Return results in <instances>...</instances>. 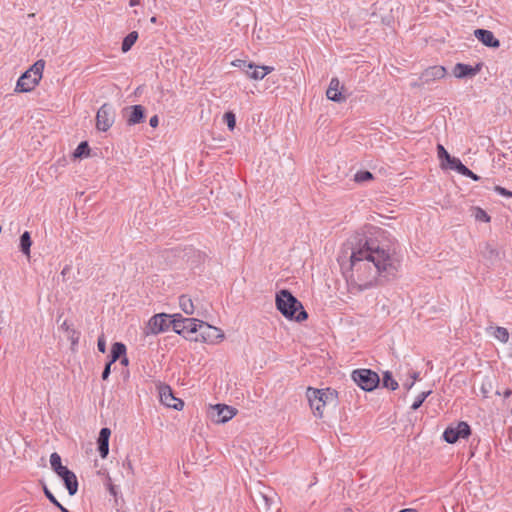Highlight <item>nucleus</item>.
<instances>
[{
  "label": "nucleus",
  "mask_w": 512,
  "mask_h": 512,
  "mask_svg": "<svg viewBox=\"0 0 512 512\" xmlns=\"http://www.w3.org/2000/svg\"><path fill=\"white\" fill-rule=\"evenodd\" d=\"M340 264L351 294H359L378 285L379 277L394 274L399 261L373 239L356 234L348 239Z\"/></svg>",
  "instance_id": "1"
},
{
  "label": "nucleus",
  "mask_w": 512,
  "mask_h": 512,
  "mask_svg": "<svg viewBox=\"0 0 512 512\" xmlns=\"http://www.w3.org/2000/svg\"><path fill=\"white\" fill-rule=\"evenodd\" d=\"M276 307L287 319L302 322L308 314L302 303L288 290H281L276 294Z\"/></svg>",
  "instance_id": "2"
},
{
  "label": "nucleus",
  "mask_w": 512,
  "mask_h": 512,
  "mask_svg": "<svg viewBox=\"0 0 512 512\" xmlns=\"http://www.w3.org/2000/svg\"><path fill=\"white\" fill-rule=\"evenodd\" d=\"M309 404L315 416L321 418L326 404L334 402V391L330 389L320 390L309 387L306 392Z\"/></svg>",
  "instance_id": "3"
},
{
  "label": "nucleus",
  "mask_w": 512,
  "mask_h": 512,
  "mask_svg": "<svg viewBox=\"0 0 512 512\" xmlns=\"http://www.w3.org/2000/svg\"><path fill=\"white\" fill-rule=\"evenodd\" d=\"M171 322L176 333L193 340L194 335L197 334V324L200 323V320L196 318H183L181 315L175 314L172 316Z\"/></svg>",
  "instance_id": "4"
},
{
  "label": "nucleus",
  "mask_w": 512,
  "mask_h": 512,
  "mask_svg": "<svg viewBox=\"0 0 512 512\" xmlns=\"http://www.w3.org/2000/svg\"><path fill=\"white\" fill-rule=\"evenodd\" d=\"M353 381L363 390L372 391L375 389L379 382L380 378L376 372H373L369 369H360L355 370L352 373Z\"/></svg>",
  "instance_id": "5"
},
{
  "label": "nucleus",
  "mask_w": 512,
  "mask_h": 512,
  "mask_svg": "<svg viewBox=\"0 0 512 512\" xmlns=\"http://www.w3.org/2000/svg\"><path fill=\"white\" fill-rule=\"evenodd\" d=\"M224 338L223 332L208 323L201 321L197 324V334L194 335V341H203V342H219Z\"/></svg>",
  "instance_id": "6"
},
{
  "label": "nucleus",
  "mask_w": 512,
  "mask_h": 512,
  "mask_svg": "<svg viewBox=\"0 0 512 512\" xmlns=\"http://www.w3.org/2000/svg\"><path fill=\"white\" fill-rule=\"evenodd\" d=\"M115 121V112L111 105L103 104L96 115V128L100 131H107Z\"/></svg>",
  "instance_id": "7"
},
{
  "label": "nucleus",
  "mask_w": 512,
  "mask_h": 512,
  "mask_svg": "<svg viewBox=\"0 0 512 512\" xmlns=\"http://www.w3.org/2000/svg\"><path fill=\"white\" fill-rule=\"evenodd\" d=\"M237 414V410L225 404H216L210 407L209 415L215 423H225Z\"/></svg>",
  "instance_id": "8"
},
{
  "label": "nucleus",
  "mask_w": 512,
  "mask_h": 512,
  "mask_svg": "<svg viewBox=\"0 0 512 512\" xmlns=\"http://www.w3.org/2000/svg\"><path fill=\"white\" fill-rule=\"evenodd\" d=\"M471 433L470 426L466 422H459L455 427H448L443 438L447 443H455L460 438H467Z\"/></svg>",
  "instance_id": "9"
},
{
  "label": "nucleus",
  "mask_w": 512,
  "mask_h": 512,
  "mask_svg": "<svg viewBox=\"0 0 512 512\" xmlns=\"http://www.w3.org/2000/svg\"><path fill=\"white\" fill-rule=\"evenodd\" d=\"M170 316L164 313L153 316L146 327V334H158L167 330L172 325Z\"/></svg>",
  "instance_id": "10"
},
{
  "label": "nucleus",
  "mask_w": 512,
  "mask_h": 512,
  "mask_svg": "<svg viewBox=\"0 0 512 512\" xmlns=\"http://www.w3.org/2000/svg\"><path fill=\"white\" fill-rule=\"evenodd\" d=\"M158 389L162 404L176 410H181L183 408V401L174 396L172 389L168 385H160Z\"/></svg>",
  "instance_id": "11"
},
{
  "label": "nucleus",
  "mask_w": 512,
  "mask_h": 512,
  "mask_svg": "<svg viewBox=\"0 0 512 512\" xmlns=\"http://www.w3.org/2000/svg\"><path fill=\"white\" fill-rule=\"evenodd\" d=\"M447 70L444 66H431L425 69L420 76L423 83L429 84L446 76Z\"/></svg>",
  "instance_id": "12"
},
{
  "label": "nucleus",
  "mask_w": 512,
  "mask_h": 512,
  "mask_svg": "<svg viewBox=\"0 0 512 512\" xmlns=\"http://www.w3.org/2000/svg\"><path fill=\"white\" fill-rule=\"evenodd\" d=\"M482 69V64L478 63L476 66L472 67L467 64L457 63L453 68V75L458 79H463L466 77H474L477 75Z\"/></svg>",
  "instance_id": "13"
},
{
  "label": "nucleus",
  "mask_w": 512,
  "mask_h": 512,
  "mask_svg": "<svg viewBox=\"0 0 512 512\" xmlns=\"http://www.w3.org/2000/svg\"><path fill=\"white\" fill-rule=\"evenodd\" d=\"M38 85L37 78H34L30 72L26 71L18 79L15 91L17 92H30Z\"/></svg>",
  "instance_id": "14"
},
{
  "label": "nucleus",
  "mask_w": 512,
  "mask_h": 512,
  "mask_svg": "<svg viewBox=\"0 0 512 512\" xmlns=\"http://www.w3.org/2000/svg\"><path fill=\"white\" fill-rule=\"evenodd\" d=\"M475 37L485 46L491 48H498L500 46V41L495 38L494 34L485 29H476L474 31Z\"/></svg>",
  "instance_id": "15"
},
{
  "label": "nucleus",
  "mask_w": 512,
  "mask_h": 512,
  "mask_svg": "<svg viewBox=\"0 0 512 512\" xmlns=\"http://www.w3.org/2000/svg\"><path fill=\"white\" fill-rule=\"evenodd\" d=\"M342 86L338 78H332L329 87L326 91V96L329 100L334 102H342L345 97L341 93Z\"/></svg>",
  "instance_id": "16"
},
{
  "label": "nucleus",
  "mask_w": 512,
  "mask_h": 512,
  "mask_svg": "<svg viewBox=\"0 0 512 512\" xmlns=\"http://www.w3.org/2000/svg\"><path fill=\"white\" fill-rule=\"evenodd\" d=\"M437 154L440 160L446 161V164H444V162L441 163L442 168H450L454 170L455 166H457L458 163H460V159L450 156V154L441 144H438L437 146Z\"/></svg>",
  "instance_id": "17"
},
{
  "label": "nucleus",
  "mask_w": 512,
  "mask_h": 512,
  "mask_svg": "<svg viewBox=\"0 0 512 512\" xmlns=\"http://www.w3.org/2000/svg\"><path fill=\"white\" fill-rule=\"evenodd\" d=\"M111 430L109 428H102L98 438V451L102 458H106L109 453V437Z\"/></svg>",
  "instance_id": "18"
},
{
  "label": "nucleus",
  "mask_w": 512,
  "mask_h": 512,
  "mask_svg": "<svg viewBox=\"0 0 512 512\" xmlns=\"http://www.w3.org/2000/svg\"><path fill=\"white\" fill-rule=\"evenodd\" d=\"M274 70L271 66L255 65L251 70H245V74L252 80H262L267 74Z\"/></svg>",
  "instance_id": "19"
},
{
  "label": "nucleus",
  "mask_w": 512,
  "mask_h": 512,
  "mask_svg": "<svg viewBox=\"0 0 512 512\" xmlns=\"http://www.w3.org/2000/svg\"><path fill=\"white\" fill-rule=\"evenodd\" d=\"M179 305L181 310L187 315H200V312L197 310L193 300L187 295L179 297Z\"/></svg>",
  "instance_id": "20"
},
{
  "label": "nucleus",
  "mask_w": 512,
  "mask_h": 512,
  "mask_svg": "<svg viewBox=\"0 0 512 512\" xmlns=\"http://www.w3.org/2000/svg\"><path fill=\"white\" fill-rule=\"evenodd\" d=\"M130 113L127 118L128 125L132 126L138 124L144 119V108L141 105H134L130 108Z\"/></svg>",
  "instance_id": "21"
},
{
  "label": "nucleus",
  "mask_w": 512,
  "mask_h": 512,
  "mask_svg": "<svg viewBox=\"0 0 512 512\" xmlns=\"http://www.w3.org/2000/svg\"><path fill=\"white\" fill-rule=\"evenodd\" d=\"M481 255L490 262L498 261L500 258L499 251L495 245L491 243H485L481 249Z\"/></svg>",
  "instance_id": "22"
},
{
  "label": "nucleus",
  "mask_w": 512,
  "mask_h": 512,
  "mask_svg": "<svg viewBox=\"0 0 512 512\" xmlns=\"http://www.w3.org/2000/svg\"><path fill=\"white\" fill-rule=\"evenodd\" d=\"M253 501L260 510H269L271 506V498L264 492L258 491L253 496Z\"/></svg>",
  "instance_id": "23"
},
{
  "label": "nucleus",
  "mask_w": 512,
  "mask_h": 512,
  "mask_svg": "<svg viewBox=\"0 0 512 512\" xmlns=\"http://www.w3.org/2000/svg\"><path fill=\"white\" fill-rule=\"evenodd\" d=\"M64 484L69 492V494L75 495L78 491V481L74 472L69 473L64 479Z\"/></svg>",
  "instance_id": "24"
},
{
  "label": "nucleus",
  "mask_w": 512,
  "mask_h": 512,
  "mask_svg": "<svg viewBox=\"0 0 512 512\" xmlns=\"http://www.w3.org/2000/svg\"><path fill=\"white\" fill-rule=\"evenodd\" d=\"M125 354H126L125 345L120 342H115L111 348V360L109 361V363L113 364L114 362H116L118 359H120Z\"/></svg>",
  "instance_id": "25"
},
{
  "label": "nucleus",
  "mask_w": 512,
  "mask_h": 512,
  "mask_svg": "<svg viewBox=\"0 0 512 512\" xmlns=\"http://www.w3.org/2000/svg\"><path fill=\"white\" fill-rule=\"evenodd\" d=\"M470 211H471V215L478 222L489 223L491 220V218L487 214V212L480 207H477V206L471 207Z\"/></svg>",
  "instance_id": "26"
},
{
  "label": "nucleus",
  "mask_w": 512,
  "mask_h": 512,
  "mask_svg": "<svg viewBox=\"0 0 512 512\" xmlns=\"http://www.w3.org/2000/svg\"><path fill=\"white\" fill-rule=\"evenodd\" d=\"M138 39V33L136 31L130 32L123 40L122 42V51L124 53L128 52L132 46L135 44V42Z\"/></svg>",
  "instance_id": "27"
},
{
  "label": "nucleus",
  "mask_w": 512,
  "mask_h": 512,
  "mask_svg": "<svg viewBox=\"0 0 512 512\" xmlns=\"http://www.w3.org/2000/svg\"><path fill=\"white\" fill-rule=\"evenodd\" d=\"M44 67H45V61L44 60H38L27 71L30 72L31 75H33L34 78H37V82L39 83V81L42 78V73H43Z\"/></svg>",
  "instance_id": "28"
},
{
  "label": "nucleus",
  "mask_w": 512,
  "mask_h": 512,
  "mask_svg": "<svg viewBox=\"0 0 512 512\" xmlns=\"http://www.w3.org/2000/svg\"><path fill=\"white\" fill-rule=\"evenodd\" d=\"M32 245L31 237L29 232H24L20 237V248L23 254L30 256V247Z\"/></svg>",
  "instance_id": "29"
},
{
  "label": "nucleus",
  "mask_w": 512,
  "mask_h": 512,
  "mask_svg": "<svg viewBox=\"0 0 512 512\" xmlns=\"http://www.w3.org/2000/svg\"><path fill=\"white\" fill-rule=\"evenodd\" d=\"M383 387L388 388L390 390H396L398 388V382L392 377V374L389 371H386L383 375L382 379Z\"/></svg>",
  "instance_id": "30"
},
{
  "label": "nucleus",
  "mask_w": 512,
  "mask_h": 512,
  "mask_svg": "<svg viewBox=\"0 0 512 512\" xmlns=\"http://www.w3.org/2000/svg\"><path fill=\"white\" fill-rule=\"evenodd\" d=\"M454 170L463 176L471 178L474 181L479 180V176L473 173L471 170H469L461 161L460 163H458L457 166H455Z\"/></svg>",
  "instance_id": "31"
},
{
  "label": "nucleus",
  "mask_w": 512,
  "mask_h": 512,
  "mask_svg": "<svg viewBox=\"0 0 512 512\" xmlns=\"http://www.w3.org/2000/svg\"><path fill=\"white\" fill-rule=\"evenodd\" d=\"M494 337L502 343H506L509 339L508 330L504 327H497L494 330Z\"/></svg>",
  "instance_id": "32"
},
{
  "label": "nucleus",
  "mask_w": 512,
  "mask_h": 512,
  "mask_svg": "<svg viewBox=\"0 0 512 512\" xmlns=\"http://www.w3.org/2000/svg\"><path fill=\"white\" fill-rule=\"evenodd\" d=\"M89 154V146L87 142H81L74 151V157L81 158Z\"/></svg>",
  "instance_id": "33"
},
{
  "label": "nucleus",
  "mask_w": 512,
  "mask_h": 512,
  "mask_svg": "<svg viewBox=\"0 0 512 512\" xmlns=\"http://www.w3.org/2000/svg\"><path fill=\"white\" fill-rule=\"evenodd\" d=\"M224 121L226 122L230 131L234 130L236 126V117L235 114L231 111L226 112L223 116Z\"/></svg>",
  "instance_id": "34"
},
{
  "label": "nucleus",
  "mask_w": 512,
  "mask_h": 512,
  "mask_svg": "<svg viewBox=\"0 0 512 512\" xmlns=\"http://www.w3.org/2000/svg\"><path fill=\"white\" fill-rule=\"evenodd\" d=\"M430 394H431V390L420 393L417 396V398L415 399V401L413 402L411 408L413 410H417Z\"/></svg>",
  "instance_id": "35"
},
{
  "label": "nucleus",
  "mask_w": 512,
  "mask_h": 512,
  "mask_svg": "<svg viewBox=\"0 0 512 512\" xmlns=\"http://www.w3.org/2000/svg\"><path fill=\"white\" fill-rule=\"evenodd\" d=\"M231 65L242 69L244 72L245 70H251L254 67V63H247L245 60L242 59H236L232 61Z\"/></svg>",
  "instance_id": "36"
},
{
  "label": "nucleus",
  "mask_w": 512,
  "mask_h": 512,
  "mask_svg": "<svg viewBox=\"0 0 512 512\" xmlns=\"http://www.w3.org/2000/svg\"><path fill=\"white\" fill-rule=\"evenodd\" d=\"M373 175L369 171H359L355 174L354 180L358 183L371 180Z\"/></svg>",
  "instance_id": "37"
},
{
  "label": "nucleus",
  "mask_w": 512,
  "mask_h": 512,
  "mask_svg": "<svg viewBox=\"0 0 512 512\" xmlns=\"http://www.w3.org/2000/svg\"><path fill=\"white\" fill-rule=\"evenodd\" d=\"M51 468L55 471L60 469L63 465L61 464V457L58 453L54 452L50 456Z\"/></svg>",
  "instance_id": "38"
},
{
  "label": "nucleus",
  "mask_w": 512,
  "mask_h": 512,
  "mask_svg": "<svg viewBox=\"0 0 512 512\" xmlns=\"http://www.w3.org/2000/svg\"><path fill=\"white\" fill-rule=\"evenodd\" d=\"M494 190H495V192H497L498 194H500V195H502L504 197H507V198H511L512 197V192L510 190H507L504 187L495 186Z\"/></svg>",
  "instance_id": "39"
},
{
  "label": "nucleus",
  "mask_w": 512,
  "mask_h": 512,
  "mask_svg": "<svg viewBox=\"0 0 512 512\" xmlns=\"http://www.w3.org/2000/svg\"><path fill=\"white\" fill-rule=\"evenodd\" d=\"M97 347H98V350L101 353H105V351H106V340H105V337H104L103 334L98 338Z\"/></svg>",
  "instance_id": "40"
},
{
  "label": "nucleus",
  "mask_w": 512,
  "mask_h": 512,
  "mask_svg": "<svg viewBox=\"0 0 512 512\" xmlns=\"http://www.w3.org/2000/svg\"><path fill=\"white\" fill-rule=\"evenodd\" d=\"M44 493L46 497L57 507H61V504L57 501V499L54 497V495L51 493L50 490L47 489V487H44Z\"/></svg>",
  "instance_id": "41"
},
{
  "label": "nucleus",
  "mask_w": 512,
  "mask_h": 512,
  "mask_svg": "<svg viewBox=\"0 0 512 512\" xmlns=\"http://www.w3.org/2000/svg\"><path fill=\"white\" fill-rule=\"evenodd\" d=\"M60 478L64 479L72 471L66 466H62L60 469L54 471Z\"/></svg>",
  "instance_id": "42"
},
{
  "label": "nucleus",
  "mask_w": 512,
  "mask_h": 512,
  "mask_svg": "<svg viewBox=\"0 0 512 512\" xmlns=\"http://www.w3.org/2000/svg\"><path fill=\"white\" fill-rule=\"evenodd\" d=\"M67 336L71 340L72 344H76L78 342L79 337L74 329L67 333Z\"/></svg>",
  "instance_id": "43"
},
{
  "label": "nucleus",
  "mask_w": 512,
  "mask_h": 512,
  "mask_svg": "<svg viewBox=\"0 0 512 512\" xmlns=\"http://www.w3.org/2000/svg\"><path fill=\"white\" fill-rule=\"evenodd\" d=\"M111 365L112 364H110L109 362L106 364V366H105V368H104V370L102 372V379L103 380H106L109 377L110 372H111Z\"/></svg>",
  "instance_id": "44"
},
{
  "label": "nucleus",
  "mask_w": 512,
  "mask_h": 512,
  "mask_svg": "<svg viewBox=\"0 0 512 512\" xmlns=\"http://www.w3.org/2000/svg\"><path fill=\"white\" fill-rule=\"evenodd\" d=\"M60 328L65 331L66 333H69L71 330H73V328L71 327V325L68 323L67 320H64L61 325H60Z\"/></svg>",
  "instance_id": "45"
},
{
  "label": "nucleus",
  "mask_w": 512,
  "mask_h": 512,
  "mask_svg": "<svg viewBox=\"0 0 512 512\" xmlns=\"http://www.w3.org/2000/svg\"><path fill=\"white\" fill-rule=\"evenodd\" d=\"M149 124L151 127L156 128L159 124V119L157 115H154L150 118Z\"/></svg>",
  "instance_id": "46"
},
{
  "label": "nucleus",
  "mask_w": 512,
  "mask_h": 512,
  "mask_svg": "<svg viewBox=\"0 0 512 512\" xmlns=\"http://www.w3.org/2000/svg\"><path fill=\"white\" fill-rule=\"evenodd\" d=\"M414 386V381H406L403 383V387L406 389V390H410L412 387Z\"/></svg>",
  "instance_id": "47"
},
{
  "label": "nucleus",
  "mask_w": 512,
  "mask_h": 512,
  "mask_svg": "<svg viewBox=\"0 0 512 512\" xmlns=\"http://www.w3.org/2000/svg\"><path fill=\"white\" fill-rule=\"evenodd\" d=\"M410 377H411V381H414V382L420 379V377H419V373H418V372H413V373L410 375Z\"/></svg>",
  "instance_id": "48"
},
{
  "label": "nucleus",
  "mask_w": 512,
  "mask_h": 512,
  "mask_svg": "<svg viewBox=\"0 0 512 512\" xmlns=\"http://www.w3.org/2000/svg\"><path fill=\"white\" fill-rule=\"evenodd\" d=\"M120 361L122 365H128V358L125 355L120 358Z\"/></svg>",
  "instance_id": "49"
},
{
  "label": "nucleus",
  "mask_w": 512,
  "mask_h": 512,
  "mask_svg": "<svg viewBox=\"0 0 512 512\" xmlns=\"http://www.w3.org/2000/svg\"><path fill=\"white\" fill-rule=\"evenodd\" d=\"M503 395H504L505 398L510 397L512 395V390L511 389L505 390Z\"/></svg>",
  "instance_id": "50"
},
{
  "label": "nucleus",
  "mask_w": 512,
  "mask_h": 512,
  "mask_svg": "<svg viewBox=\"0 0 512 512\" xmlns=\"http://www.w3.org/2000/svg\"><path fill=\"white\" fill-rule=\"evenodd\" d=\"M140 1L139 0H130V6H136V5H139Z\"/></svg>",
  "instance_id": "51"
},
{
  "label": "nucleus",
  "mask_w": 512,
  "mask_h": 512,
  "mask_svg": "<svg viewBox=\"0 0 512 512\" xmlns=\"http://www.w3.org/2000/svg\"><path fill=\"white\" fill-rule=\"evenodd\" d=\"M399 512H417V511L414 510V509H403V510H401Z\"/></svg>",
  "instance_id": "52"
},
{
  "label": "nucleus",
  "mask_w": 512,
  "mask_h": 512,
  "mask_svg": "<svg viewBox=\"0 0 512 512\" xmlns=\"http://www.w3.org/2000/svg\"><path fill=\"white\" fill-rule=\"evenodd\" d=\"M482 392H483L484 396L487 397L488 390L485 389L484 386L482 387Z\"/></svg>",
  "instance_id": "53"
},
{
  "label": "nucleus",
  "mask_w": 512,
  "mask_h": 512,
  "mask_svg": "<svg viewBox=\"0 0 512 512\" xmlns=\"http://www.w3.org/2000/svg\"><path fill=\"white\" fill-rule=\"evenodd\" d=\"M127 465H128V469H130L131 471H133V468H132V464H131V462H128V463H127Z\"/></svg>",
  "instance_id": "54"
},
{
  "label": "nucleus",
  "mask_w": 512,
  "mask_h": 512,
  "mask_svg": "<svg viewBox=\"0 0 512 512\" xmlns=\"http://www.w3.org/2000/svg\"><path fill=\"white\" fill-rule=\"evenodd\" d=\"M156 21V18L155 17H152L151 18V22H155Z\"/></svg>",
  "instance_id": "55"
},
{
  "label": "nucleus",
  "mask_w": 512,
  "mask_h": 512,
  "mask_svg": "<svg viewBox=\"0 0 512 512\" xmlns=\"http://www.w3.org/2000/svg\"><path fill=\"white\" fill-rule=\"evenodd\" d=\"M166 512H172V511H166Z\"/></svg>",
  "instance_id": "56"
}]
</instances>
